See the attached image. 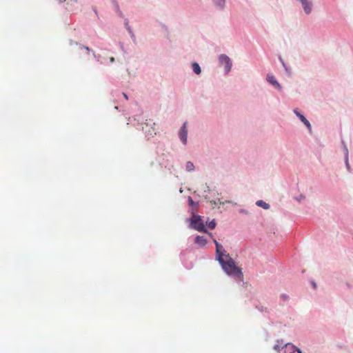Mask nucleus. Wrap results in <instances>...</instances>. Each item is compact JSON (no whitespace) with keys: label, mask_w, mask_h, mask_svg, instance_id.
I'll return each mask as SVG.
<instances>
[{"label":"nucleus","mask_w":353,"mask_h":353,"mask_svg":"<svg viewBox=\"0 0 353 353\" xmlns=\"http://www.w3.org/2000/svg\"><path fill=\"white\" fill-rule=\"evenodd\" d=\"M214 243L216 245V258L226 274L242 277L241 270L235 265L234 260L229 254H225V251L223 247L216 239H214Z\"/></svg>","instance_id":"obj_1"},{"label":"nucleus","mask_w":353,"mask_h":353,"mask_svg":"<svg viewBox=\"0 0 353 353\" xmlns=\"http://www.w3.org/2000/svg\"><path fill=\"white\" fill-rule=\"evenodd\" d=\"M191 225L199 232H207L200 216H194V218L191 219Z\"/></svg>","instance_id":"obj_2"},{"label":"nucleus","mask_w":353,"mask_h":353,"mask_svg":"<svg viewBox=\"0 0 353 353\" xmlns=\"http://www.w3.org/2000/svg\"><path fill=\"white\" fill-rule=\"evenodd\" d=\"M219 61L221 64L225 65V71L228 73L232 68L230 59L227 55L221 54L219 57Z\"/></svg>","instance_id":"obj_3"},{"label":"nucleus","mask_w":353,"mask_h":353,"mask_svg":"<svg viewBox=\"0 0 353 353\" xmlns=\"http://www.w3.org/2000/svg\"><path fill=\"white\" fill-rule=\"evenodd\" d=\"M179 136L181 141L184 143H187V137H188V130H187V122H185L181 127V129L179 133Z\"/></svg>","instance_id":"obj_4"},{"label":"nucleus","mask_w":353,"mask_h":353,"mask_svg":"<svg viewBox=\"0 0 353 353\" xmlns=\"http://www.w3.org/2000/svg\"><path fill=\"white\" fill-rule=\"evenodd\" d=\"M306 14H310L312 11V3L308 0H299Z\"/></svg>","instance_id":"obj_5"},{"label":"nucleus","mask_w":353,"mask_h":353,"mask_svg":"<svg viewBox=\"0 0 353 353\" xmlns=\"http://www.w3.org/2000/svg\"><path fill=\"white\" fill-rule=\"evenodd\" d=\"M267 81L270 84H272L274 86H275L276 88H278L279 90L281 88V85L278 83V81H276V79L274 77V76H273L272 74H268L267 75Z\"/></svg>","instance_id":"obj_6"},{"label":"nucleus","mask_w":353,"mask_h":353,"mask_svg":"<svg viewBox=\"0 0 353 353\" xmlns=\"http://www.w3.org/2000/svg\"><path fill=\"white\" fill-rule=\"evenodd\" d=\"M294 112L296 114V115L301 119V121L309 128H311V125L310 122L306 119V118L301 114L297 109L294 110Z\"/></svg>","instance_id":"obj_7"},{"label":"nucleus","mask_w":353,"mask_h":353,"mask_svg":"<svg viewBox=\"0 0 353 353\" xmlns=\"http://www.w3.org/2000/svg\"><path fill=\"white\" fill-rule=\"evenodd\" d=\"M284 346V353H294L296 351L297 352V348L292 344L286 343Z\"/></svg>","instance_id":"obj_8"},{"label":"nucleus","mask_w":353,"mask_h":353,"mask_svg":"<svg viewBox=\"0 0 353 353\" xmlns=\"http://www.w3.org/2000/svg\"><path fill=\"white\" fill-rule=\"evenodd\" d=\"M149 123H146L145 126L143 127V130L145 131V134L147 136H152L153 134H156L155 129L151 126V128L148 130L147 128L149 127Z\"/></svg>","instance_id":"obj_9"},{"label":"nucleus","mask_w":353,"mask_h":353,"mask_svg":"<svg viewBox=\"0 0 353 353\" xmlns=\"http://www.w3.org/2000/svg\"><path fill=\"white\" fill-rule=\"evenodd\" d=\"M195 243L201 246H204L206 244L207 241L203 236H197L195 238Z\"/></svg>","instance_id":"obj_10"},{"label":"nucleus","mask_w":353,"mask_h":353,"mask_svg":"<svg viewBox=\"0 0 353 353\" xmlns=\"http://www.w3.org/2000/svg\"><path fill=\"white\" fill-rule=\"evenodd\" d=\"M256 205L268 210L270 208V205L262 200H259L256 203Z\"/></svg>","instance_id":"obj_11"},{"label":"nucleus","mask_w":353,"mask_h":353,"mask_svg":"<svg viewBox=\"0 0 353 353\" xmlns=\"http://www.w3.org/2000/svg\"><path fill=\"white\" fill-rule=\"evenodd\" d=\"M192 66L193 71L196 74H199L201 72V68L197 63H193Z\"/></svg>","instance_id":"obj_12"},{"label":"nucleus","mask_w":353,"mask_h":353,"mask_svg":"<svg viewBox=\"0 0 353 353\" xmlns=\"http://www.w3.org/2000/svg\"><path fill=\"white\" fill-rule=\"evenodd\" d=\"M214 4L221 8H223L225 6V0H213Z\"/></svg>","instance_id":"obj_13"},{"label":"nucleus","mask_w":353,"mask_h":353,"mask_svg":"<svg viewBox=\"0 0 353 353\" xmlns=\"http://www.w3.org/2000/svg\"><path fill=\"white\" fill-rule=\"evenodd\" d=\"M185 168L189 172L193 171L194 170V165L191 161H188L185 165Z\"/></svg>","instance_id":"obj_14"},{"label":"nucleus","mask_w":353,"mask_h":353,"mask_svg":"<svg viewBox=\"0 0 353 353\" xmlns=\"http://www.w3.org/2000/svg\"><path fill=\"white\" fill-rule=\"evenodd\" d=\"M285 345L283 344H276L274 346V350H275L277 352H280L281 349H285Z\"/></svg>","instance_id":"obj_15"},{"label":"nucleus","mask_w":353,"mask_h":353,"mask_svg":"<svg viewBox=\"0 0 353 353\" xmlns=\"http://www.w3.org/2000/svg\"><path fill=\"white\" fill-rule=\"evenodd\" d=\"M207 224H208V228L212 230L214 229L216 227V225L214 220L211 221L210 222L208 223Z\"/></svg>","instance_id":"obj_16"},{"label":"nucleus","mask_w":353,"mask_h":353,"mask_svg":"<svg viewBox=\"0 0 353 353\" xmlns=\"http://www.w3.org/2000/svg\"><path fill=\"white\" fill-rule=\"evenodd\" d=\"M345 164L347 168H349V162H348V150L346 146H345Z\"/></svg>","instance_id":"obj_17"},{"label":"nucleus","mask_w":353,"mask_h":353,"mask_svg":"<svg viewBox=\"0 0 353 353\" xmlns=\"http://www.w3.org/2000/svg\"><path fill=\"white\" fill-rule=\"evenodd\" d=\"M127 29H128V32L131 34L132 37H134V35L133 34L131 28L129 26H128Z\"/></svg>","instance_id":"obj_18"},{"label":"nucleus","mask_w":353,"mask_h":353,"mask_svg":"<svg viewBox=\"0 0 353 353\" xmlns=\"http://www.w3.org/2000/svg\"><path fill=\"white\" fill-rule=\"evenodd\" d=\"M189 203L191 205L193 204V203H194L191 197H189Z\"/></svg>","instance_id":"obj_19"},{"label":"nucleus","mask_w":353,"mask_h":353,"mask_svg":"<svg viewBox=\"0 0 353 353\" xmlns=\"http://www.w3.org/2000/svg\"><path fill=\"white\" fill-rule=\"evenodd\" d=\"M82 48H83L84 49H85L88 52H90V48L88 47H86V46H83Z\"/></svg>","instance_id":"obj_20"},{"label":"nucleus","mask_w":353,"mask_h":353,"mask_svg":"<svg viewBox=\"0 0 353 353\" xmlns=\"http://www.w3.org/2000/svg\"><path fill=\"white\" fill-rule=\"evenodd\" d=\"M123 97H125V99L126 100H128V97L127 96V94H126L125 93H123Z\"/></svg>","instance_id":"obj_21"},{"label":"nucleus","mask_w":353,"mask_h":353,"mask_svg":"<svg viewBox=\"0 0 353 353\" xmlns=\"http://www.w3.org/2000/svg\"><path fill=\"white\" fill-rule=\"evenodd\" d=\"M110 61L111 62H114V57H111L110 58Z\"/></svg>","instance_id":"obj_22"},{"label":"nucleus","mask_w":353,"mask_h":353,"mask_svg":"<svg viewBox=\"0 0 353 353\" xmlns=\"http://www.w3.org/2000/svg\"><path fill=\"white\" fill-rule=\"evenodd\" d=\"M212 203H213L214 205H216L217 203L215 201H210Z\"/></svg>","instance_id":"obj_23"},{"label":"nucleus","mask_w":353,"mask_h":353,"mask_svg":"<svg viewBox=\"0 0 353 353\" xmlns=\"http://www.w3.org/2000/svg\"><path fill=\"white\" fill-rule=\"evenodd\" d=\"M282 296H283V298L284 299H286L288 298V296H285V295H283Z\"/></svg>","instance_id":"obj_24"},{"label":"nucleus","mask_w":353,"mask_h":353,"mask_svg":"<svg viewBox=\"0 0 353 353\" xmlns=\"http://www.w3.org/2000/svg\"><path fill=\"white\" fill-rule=\"evenodd\" d=\"M297 352H298V353H302L301 350H299V349H297Z\"/></svg>","instance_id":"obj_25"},{"label":"nucleus","mask_w":353,"mask_h":353,"mask_svg":"<svg viewBox=\"0 0 353 353\" xmlns=\"http://www.w3.org/2000/svg\"><path fill=\"white\" fill-rule=\"evenodd\" d=\"M219 203H221V204H223V203H222L221 201H220V200H219Z\"/></svg>","instance_id":"obj_26"},{"label":"nucleus","mask_w":353,"mask_h":353,"mask_svg":"<svg viewBox=\"0 0 353 353\" xmlns=\"http://www.w3.org/2000/svg\"><path fill=\"white\" fill-rule=\"evenodd\" d=\"M314 287L316 288V283H313Z\"/></svg>","instance_id":"obj_27"}]
</instances>
